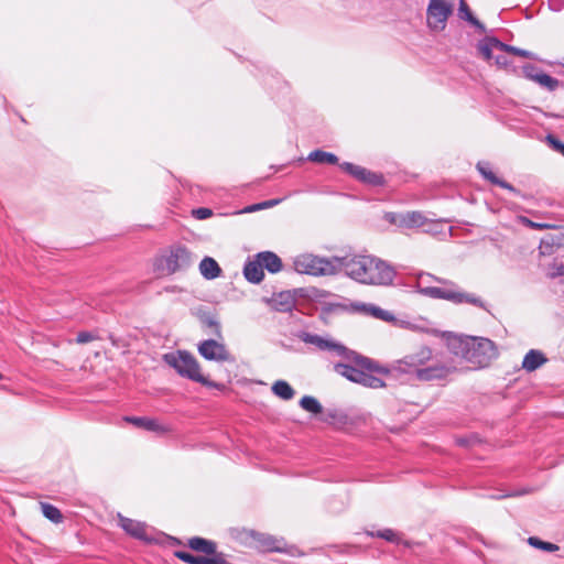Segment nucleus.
Wrapping results in <instances>:
<instances>
[{"label":"nucleus","mask_w":564,"mask_h":564,"mask_svg":"<svg viewBox=\"0 0 564 564\" xmlns=\"http://www.w3.org/2000/svg\"><path fill=\"white\" fill-rule=\"evenodd\" d=\"M197 349L199 355L207 360L217 362L235 360L230 352L227 350L226 346L215 339H206L200 341L197 346Z\"/></svg>","instance_id":"10"},{"label":"nucleus","mask_w":564,"mask_h":564,"mask_svg":"<svg viewBox=\"0 0 564 564\" xmlns=\"http://www.w3.org/2000/svg\"><path fill=\"white\" fill-rule=\"evenodd\" d=\"M243 275L251 283H260L263 280V269L257 257L256 260L246 262Z\"/></svg>","instance_id":"21"},{"label":"nucleus","mask_w":564,"mask_h":564,"mask_svg":"<svg viewBox=\"0 0 564 564\" xmlns=\"http://www.w3.org/2000/svg\"><path fill=\"white\" fill-rule=\"evenodd\" d=\"M528 542L530 545H532L536 549L546 551V552H555L558 550V545L550 543V542H544L535 536L529 538Z\"/></svg>","instance_id":"31"},{"label":"nucleus","mask_w":564,"mask_h":564,"mask_svg":"<svg viewBox=\"0 0 564 564\" xmlns=\"http://www.w3.org/2000/svg\"><path fill=\"white\" fill-rule=\"evenodd\" d=\"M199 272L207 280H214L221 273V269L215 259L205 257L199 263Z\"/></svg>","instance_id":"22"},{"label":"nucleus","mask_w":564,"mask_h":564,"mask_svg":"<svg viewBox=\"0 0 564 564\" xmlns=\"http://www.w3.org/2000/svg\"><path fill=\"white\" fill-rule=\"evenodd\" d=\"M124 421L137 427L164 434L170 432L167 426L162 425L158 420L145 416H124Z\"/></svg>","instance_id":"17"},{"label":"nucleus","mask_w":564,"mask_h":564,"mask_svg":"<svg viewBox=\"0 0 564 564\" xmlns=\"http://www.w3.org/2000/svg\"><path fill=\"white\" fill-rule=\"evenodd\" d=\"M175 556L188 564H229L224 554H214V556L193 555L185 551L175 552Z\"/></svg>","instance_id":"15"},{"label":"nucleus","mask_w":564,"mask_h":564,"mask_svg":"<svg viewBox=\"0 0 564 564\" xmlns=\"http://www.w3.org/2000/svg\"><path fill=\"white\" fill-rule=\"evenodd\" d=\"M194 259L189 250L183 246L173 247L170 254L161 259L160 267L167 273L185 270L192 265Z\"/></svg>","instance_id":"9"},{"label":"nucleus","mask_w":564,"mask_h":564,"mask_svg":"<svg viewBox=\"0 0 564 564\" xmlns=\"http://www.w3.org/2000/svg\"><path fill=\"white\" fill-rule=\"evenodd\" d=\"M397 373L413 377L415 380L427 382L446 379L457 370L454 361L449 358L434 356L433 350L422 346L415 351L395 360L390 369Z\"/></svg>","instance_id":"1"},{"label":"nucleus","mask_w":564,"mask_h":564,"mask_svg":"<svg viewBox=\"0 0 564 564\" xmlns=\"http://www.w3.org/2000/svg\"><path fill=\"white\" fill-rule=\"evenodd\" d=\"M491 59H495V64L498 67H507L509 65L508 58L501 54H496V55L492 54Z\"/></svg>","instance_id":"41"},{"label":"nucleus","mask_w":564,"mask_h":564,"mask_svg":"<svg viewBox=\"0 0 564 564\" xmlns=\"http://www.w3.org/2000/svg\"><path fill=\"white\" fill-rule=\"evenodd\" d=\"M340 272L352 280L369 285H390L395 278V270L386 261L373 256L340 257Z\"/></svg>","instance_id":"2"},{"label":"nucleus","mask_w":564,"mask_h":564,"mask_svg":"<svg viewBox=\"0 0 564 564\" xmlns=\"http://www.w3.org/2000/svg\"><path fill=\"white\" fill-rule=\"evenodd\" d=\"M358 383L372 389H379L384 387V382L382 379L375 377L370 373H367L365 371L362 372Z\"/></svg>","instance_id":"29"},{"label":"nucleus","mask_w":564,"mask_h":564,"mask_svg":"<svg viewBox=\"0 0 564 564\" xmlns=\"http://www.w3.org/2000/svg\"><path fill=\"white\" fill-rule=\"evenodd\" d=\"M535 83L539 84L541 87H544L549 91H554L560 86L558 79L543 72L535 76Z\"/></svg>","instance_id":"27"},{"label":"nucleus","mask_w":564,"mask_h":564,"mask_svg":"<svg viewBox=\"0 0 564 564\" xmlns=\"http://www.w3.org/2000/svg\"><path fill=\"white\" fill-rule=\"evenodd\" d=\"M529 224H530V226H531L532 228H539V229H542V228H546V227H547V225H545V224H536V223H533V221H529Z\"/></svg>","instance_id":"47"},{"label":"nucleus","mask_w":564,"mask_h":564,"mask_svg":"<svg viewBox=\"0 0 564 564\" xmlns=\"http://www.w3.org/2000/svg\"><path fill=\"white\" fill-rule=\"evenodd\" d=\"M213 215V212L212 209L209 208H205V207H200V208H197V209H194L193 210V216L196 218V219H207L209 218L210 216Z\"/></svg>","instance_id":"37"},{"label":"nucleus","mask_w":564,"mask_h":564,"mask_svg":"<svg viewBox=\"0 0 564 564\" xmlns=\"http://www.w3.org/2000/svg\"><path fill=\"white\" fill-rule=\"evenodd\" d=\"M477 50L486 61H490L495 51L517 55L518 47L505 44L496 37L487 36L478 42Z\"/></svg>","instance_id":"13"},{"label":"nucleus","mask_w":564,"mask_h":564,"mask_svg":"<svg viewBox=\"0 0 564 564\" xmlns=\"http://www.w3.org/2000/svg\"><path fill=\"white\" fill-rule=\"evenodd\" d=\"M262 269H267L270 273H276L282 269V260L271 251H262L257 254Z\"/></svg>","instance_id":"18"},{"label":"nucleus","mask_w":564,"mask_h":564,"mask_svg":"<svg viewBox=\"0 0 564 564\" xmlns=\"http://www.w3.org/2000/svg\"><path fill=\"white\" fill-rule=\"evenodd\" d=\"M260 209H262V205H261V203L256 204V205H251V206L247 207V208L245 209V212L250 213V212H256V210H260Z\"/></svg>","instance_id":"46"},{"label":"nucleus","mask_w":564,"mask_h":564,"mask_svg":"<svg viewBox=\"0 0 564 564\" xmlns=\"http://www.w3.org/2000/svg\"><path fill=\"white\" fill-rule=\"evenodd\" d=\"M293 269L300 274L313 276L335 275L340 272V257H318L313 253H301L293 258Z\"/></svg>","instance_id":"6"},{"label":"nucleus","mask_w":564,"mask_h":564,"mask_svg":"<svg viewBox=\"0 0 564 564\" xmlns=\"http://www.w3.org/2000/svg\"><path fill=\"white\" fill-rule=\"evenodd\" d=\"M542 70H540L538 67H535L534 65H525L523 66V74L524 76L528 78V79H531L533 82H535V76H538L539 74H541Z\"/></svg>","instance_id":"36"},{"label":"nucleus","mask_w":564,"mask_h":564,"mask_svg":"<svg viewBox=\"0 0 564 564\" xmlns=\"http://www.w3.org/2000/svg\"><path fill=\"white\" fill-rule=\"evenodd\" d=\"M484 178L489 181L491 184L498 185V186L506 188L512 193H518V191L510 183L497 177L492 171L488 172V174Z\"/></svg>","instance_id":"32"},{"label":"nucleus","mask_w":564,"mask_h":564,"mask_svg":"<svg viewBox=\"0 0 564 564\" xmlns=\"http://www.w3.org/2000/svg\"><path fill=\"white\" fill-rule=\"evenodd\" d=\"M546 361L547 359L540 350L531 349L523 358L522 368L528 372H532L543 366Z\"/></svg>","instance_id":"20"},{"label":"nucleus","mask_w":564,"mask_h":564,"mask_svg":"<svg viewBox=\"0 0 564 564\" xmlns=\"http://www.w3.org/2000/svg\"><path fill=\"white\" fill-rule=\"evenodd\" d=\"M272 392L284 401H289L294 398L295 391L289 382L284 380H278L272 384Z\"/></svg>","instance_id":"23"},{"label":"nucleus","mask_w":564,"mask_h":564,"mask_svg":"<svg viewBox=\"0 0 564 564\" xmlns=\"http://www.w3.org/2000/svg\"><path fill=\"white\" fill-rule=\"evenodd\" d=\"M348 361L354 362L356 366H352L348 362H338L334 366V369L338 375L345 377L346 379L350 380L351 382L358 383L361 378V375L364 372L362 369H366V368L357 365V362L354 360H348ZM370 361H371V368H367L368 370H373V371H377L380 373L389 372V370L387 368L375 366V362L372 360H370Z\"/></svg>","instance_id":"12"},{"label":"nucleus","mask_w":564,"mask_h":564,"mask_svg":"<svg viewBox=\"0 0 564 564\" xmlns=\"http://www.w3.org/2000/svg\"><path fill=\"white\" fill-rule=\"evenodd\" d=\"M281 542L273 539L272 536H264L263 547L268 551H281Z\"/></svg>","instance_id":"35"},{"label":"nucleus","mask_w":564,"mask_h":564,"mask_svg":"<svg viewBox=\"0 0 564 564\" xmlns=\"http://www.w3.org/2000/svg\"><path fill=\"white\" fill-rule=\"evenodd\" d=\"M340 169L355 177L356 180L372 186H380L383 184V176L381 174L371 172L360 165L344 162L339 164Z\"/></svg>","instance_id":"11"},{"label":"nucleus","mask_w":564,"mask_h":564,"mask_svg":"<svg viewBox=\"0 0 564 564\" xmlns=\"http://www.w3.org/2000/svg\"><path fill=\"white\" fill-rule=\"evenodd\" d=\"M278 203H279L278 199H272V200L263 202V203H261L262 209L263 208H268V207H272V206L276 205Z\"/></svg>","instance_id":"45"},{"label":"nucleus","mask_w":564,"mask_h":564,"mask_svg":"<svg viewBox=\"0 0 564 564\" xmlns=\"http://www.w3.org/2000/svg\"><path fill=\"white\" fill-rule=\"evenodd\" d=\"M300 406L303 410L311 412L313 414H319L323 412L322 404L314 397L311 395H304L300 400Z\"/></svg>","instance_id":"26"},{"label":"nucleus","mask_w":564,"mask_h":564,"mask_svg":"<svg viewBox=\"0 0 564 564\" xmlns=\"http://www.w3.org/2000/svg\"><path fill=\"white\" fill-rule=\"evenodd\" d=\"M477 170L482 175V177H485L488 174V172L491 171L489 164L486 162H479L477 164Z\"/></svg>","instance_id":"42"},{"label":"nucleus","mask_w":564,"mask_h":564,"mask_svg":"<svg viewBox=\"0 0 564 564\" xmlns=\"http://www.w3.org/2000/svg\"><path fill=\"white\" fill-rule=\"evenodd\" d=\"M97 338L96 335H94L93 333L90 332H80L78 335H77V338H76V341L78 344H87L89 341H93Z\"/></svg>","instance_id":"39"},{"label":"nucleus","mask_w":564,"mask_h":564,"mask_svg":"<svg viewBox=\"0 0 564 564\" xmlns=\"http://www.w3.org/2000/svg\"><path fill=\"white\" fill-rule=\"evenodd\" d=\"M291 306H292V303H291V302H288V303L282 307V310H283V311H288V310H290V308H291Z\"/></svg>","instance_id":"48"},{"label":"nucleus","mask_w":564,"mask_h":564,"mask_svg":"<svg viewBox=\"0 0 564 564\" xmlns=\"http://www.w3.org/2000/svg\"><path fill=\"white\" fill-rule=\"evenodd\" d=\"M204 323L206 324V326H208V327H210V328H213V329H214V330H213L214 335H216V336L220 337V335H221V334H220V325H219V323H218V322H216V321H215V319H213V318H206V319L204 321Z\"/></svg>","instance_id":"40"},{"label":"nucleus","mask_w":564,"mask_h":564,"mask_svg":"<svg viewBox=\"0 0 564 564\" xmlns=\"http://www.w3.org/2000/svg\"><path fill=\"white\" fill-rule=\"evenodd\" d=\"M546 142L556 152L561 153L564 156V143L561 142L557 138L552 134L546 137Z\"/></svg>","instance_id":"34"},{"label":"nucleus","mask_w":564,"mask_h":564,"mask_svg":"<svg viewBox=\"0 0 564 564\" xmlns=\"http://www.w3.org/2000/svg\"><path fill=\"white\" fill-rule=\"evenodd\" d=\"M362 308L368 314L372 315L373 317L380 318L382 321H389L392 319V315L390 312L384 311L376 305H362Z\"/></svg>","instance_id":"30"},{"label":"nucleus","mask_w":564,"mask_h":564,"mask_svg":"<svg viewBox=\"0 0 564 564\" xmlns=\"http://www.w3.org/2000/svg\"><path fill=\"white\" fill-rule=\"evenodd\" d=\"M307 160L311 162H314V163H319V164H323V163L337 164L338 163V158L335 154H333L330 152L323 151V150L312 151L308 154Z\"/></svg>","instance_id":"24"},{"label":"nucleus","mask_w":564,"mask_h":564,"mask_svg":"<svg viewBox=\"0 0 564 564\" xmlns=\"http://www.w3.org/2000/svg\"><path fill=\"white\" fill-rule=\"evenodd\" d=\"M416 291L426 297L445 300L454 304L468 303L487 311L485 302L473 293L463 291L455 282L431 273L420 272L415 282Z\"/></svg>","instance_id":"3"},{"label":"nucleus","mask_w":564,"mask_h":564,"mask_svg":"<svg viewBox=\"0 0 564 564\" xmlns=\"http://www.w3.org/2000/svg\"><path fill=\"white\" fill-rule=\"evenodd\" d=\"M119 525L131 536L148 541L150 540L147 533V525L140 521H135L129 518H126L121 514L118 516Z\"/></svg>","instance_id":"16"},{"label":"nucleus","mask_w":564,"mask_h":564,"mask_svg":"<svg viewBox=\"0 0 564 564\" xmlns=\"http://www.w3.org/2000/svg\"><path fill=\"white\" fill-rule=\"evenodd\" d=\"M41 509H42V513L44 514V517L47 518L48 520H51L52 522H54V523L62 522L63 516H62L61 511L53 505L43 502V503H41Z\"/></svg>","instance_id":"28"},{"label":"nucleus","mask_w":564,"mask_h":564,"mask_svg":"<svg viewBox=\"0 0 564 564\" xmlns=\"http://www.w3.org/2000/svg\"><path fill=\"white\" fill-rule=\"evenodd\" d=\"M550 7L554 10H561L562 3H560V0H549Z\"/></svg>","instance_id":"44"},{"label":"nucleus","mask_w":564,"mask_h":564,"mask_svg":"<svg viewBox=\"0 0 564 564\" xmlns=\"http://www.w3.org/2000/svg\"><path fill=\"white\" fill-rule=\"evenodd\" d=\"M453 9L454 3L446 0H430L426 10L427 26L435 32L443 31Z\"/></svg>","instance_id":"8"},{"label":"nucleus","mask_w":564,"mask_h":564,"mask_svg":"<svg viewBox=\"0 0 564 564\" xmlns=\"http://www.w3.org/2000/svg\"><path fill=\"white\" fill-rule=\"evenodd\" d=\"M448 348L474 369L488 367L498 357L496 344L486 337L455 336L448 340Z\"/></svg>","instance_id":"4"},{"label":"nucleus","mask_w":564,"mask_h":564,"mask_svg":"<svg viewBox=\"0 0 564 564\" xmlns=\"http://www.w3.org/2000/svg\"><path fill=\"white\" fill-rule=\"evenodd\" d=\"M386 219L408 228L422 227L426 223L425 216L420 212H409L406 214H387Z\"/></svg>","instance_id":"14"},{"label":"nucleus","mask_w":564,"mask_h":564,"mask_svg":"<svg viewBox=\"0 0 564 564\" xmlns=\"http://www.w3.org/2000/svg\"><path fill=\"white\" fill-rule=\"evenodd\" d=\"M376 535L379 538H382L389 542H395V543L400 542L399 534L391 529H384V530L378 531Z\"/></svg>","instance_id":"33"},{"label":"nucleus","mask_w":564,"mask_h":564,"mask_svg":"<svg viewBox=\"0 0 564 564\" xmlns=\"http://www.w3.org/2000/svg\"><path fill=\"white\" fill-rule=\"evenodd\" d=\"M517 55L524 57V58H534L533 53H531L530 51L522 50V48H518Z\"/></svg>","instance_id":"43"},{"label":"nucleus","mask_w":564,"mask_h":564,"mask_svg":"<svg viewBox=\"0 0 564 564\" xmlns=\"http://www.w3.org/2000/svg\"><path fill=\"white\" fill-rule=\"evenodd\" d=\"M458 15L460 19L466 20L470 24L476 26L480 32L486 31L485 25L473 15L471 11L469 10L467 3L464 0H459Z\"/></svg>","instance_id":"25"},{"label":"nucleus","mask_w":564,"mask_h":564,"mask_svg":"<svg viewBox=\"0 0 564 564\" xmlns=\"http://www.w3.org/2000/svg\"><path fill=\"white\" fill-rule=\"evenodd\" d=\"M163 360L183 378L198 382L208 388H220L219 383L209 380L202 373L197 359L186 350L167 352L163 355Z\"/></svg>","instance_id":"5"},{"label":"nucleus","mask_w":564,"mask_h":564,"mask_svg":"<svg viewBox=\"0 0 564 564\" xmlns=\"http://www.w3.org/2000/svg\"><path fill=\"white\" fill-rule=\"evenodd\" d=\"M549 278L556 279L560 276H564V263H558L552 265L550 272L547 273Z\"/></svg>","instance_id":"38"},{"label":"nucleus","mask_w":564,"mask_h":564,"mask_svg":"<svg viewBox=\"0 0 564 564\" xmlns=\"http://www.w3.org/2000/svg\"><path fill=\"white\" fill-rule=\"evenodd\" d=\"M188 546L197 552L204 553L205 556H214V554H219L217 550V545L215 542L210 540H206L204 538L194 536L188 540Z\"/></svg>","instance_id":"19"},{"label":"nucleus","mask_w":564,"mask_h":564,"mask_svg":"<svg viewBox=\"0 0 564 564\" xmlns=\"http://www.w3.org/2000/svg\"><path fill=\"white\" fill-rule=\"evenodd\" d=\"M297 337L303 343L313 345L322 351H329L335 356L343 357L345 360H354L361 367L371 368V361L369 358L358 355L332 338L307 332L299 333Z\"/></svg>","instance_id":"7"}]
</instances>
